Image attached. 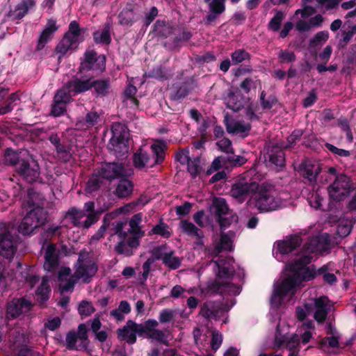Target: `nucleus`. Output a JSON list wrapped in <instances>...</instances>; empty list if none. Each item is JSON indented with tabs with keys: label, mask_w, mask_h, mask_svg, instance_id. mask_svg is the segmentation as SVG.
Segmentation results:
<instances>
[{
	"label": "nucleus",
	"mask_w": 356,
	"mask_h": 356,
	"mask_svg": "<svg viewBox=\"0 0 356 356\" xmlns=\"http://www.w3.org/2000/svg\"><path fill=\"white\" fill-rule=\"evenodd\" d=\"M353 188L350 178L344 175H340L335 178L334 183L328 187L327 190L330 198L340 201L350 193Z\"/></svg>",
	"instance_id": "nucleus-8"
},
{
	"label": "nucleus",
	"mask_w": 356,
	"mask_h": 356,
	"mask_svg": "<svg viewBox=\"0 0 356 356\" xmlns=\"http://www.w3.org/2000/svg\"><path fill=\"white\" fill-rule=\"evenodd\" d=\"M336 175V169L333 167H330L328 168L327 171H325L323 172V174L321 175L319 178V181L322 184H325L328 183L333 177H334Z\"/></svg>",
	"instance_id": "nucleus-64"
},
{
	"label": "nucleus",
	"mask_w": 356,
	"mask_h": 356,
	"mask_svg": "<svg viewBox=\"0 0 356 356\" xmlns=\"http://www.w3.org/2000/svg\"><path fill=\"white\" fill-rule=\"evenodd\" d=\"M324 22V17L317 14L311 17L309 20L300 19L296 24V28L298 31L305 32L309 31L314 28L319 27Z\"/></svg>",
	"instance_id": "nucleus-25"
},
{
	"label": "nucleus",
	"mask_w": 356,
	"mask_h": 356,
	"mask_svg": "<svg viewBox=\"0 0 356 356\" xmlns=\"http://www.w3.org/2000/svg\"><path fill=\"white\" fill-rule=\"evenodd\" d=\"M232 62L234 65H237L243 61L249 59L250 54L243 49H237L232 55Z\"/></svg>",
	"instance_id": "nucleus-55"
},
{
	"label": "nucleus",
	"mask_w": 356,
	"mask_h": 356,
	"mask_svg": "<svg viewBox=\"0 0 356 356\" xmlns=\"http://www.w3.org/2000/svg\"><path fill=\"white\" fill-rule=\"evenodd\" d=\"M111 24L106 23L102 30H99L93 33L94 40L97 43L109 44L111 42Z\"/></svg>",
	"instance_id": "nucleus-38"
},
{
	"label": "nucleus",
	"mask_w": 356,
	"mask_h": 356,
	"mask_svg": "<svg viewBox=\"0 0 356 356\" xmlns=\"http://www.w3.org/2000/svg\"><path fill=\"white\" fill-rule=\"evenodd\" d=\"M133 173L131 168H125L120 163H106L102 165L98 171L99 175L108 180H113L122 177L130 176Z\"/></svg>",
	"instance_id": "nucleus-11"
},
{
	"label": "nucleus",
	"mask_w": 356,
	"mask_h": 356,
	"mask_svg": "<svg viewBox=\"0 0 356 356\" xmlns=\"http://www.w3.org/2000/svg\"><path fill=\"white\" fill-rule=\"evenodd\" d=\"M95 312V309L92 304L88 301L83 300L79 307V313L81 316H88Z\"/></svg>",
	"instance_id": "nucleus-62"
},
{
	"label": "nucleus",
	"mask_w": 356,
	"mask_h": 356,
	"mask_svg": "<svg viewBox=\"0 0 356 356\" xmlns=\"http://www.w3.org/2000/svg\"><path fill=\"white\" fill-rule=\"evenodd\" d=\"M301 241L300 236H291L286 240L278 242L277 250L282 254H289L299 246Z\"/></svg>",
	"instance_id": "nucleus-28"
},
{
	"label": "nucleus",
	"mask_w": 356,
	"mask_h": 356,
	"mask_svg": "<svg viewBox=\"0 0 356 356\" xmlns=\"http://www.w3.org/2000/svg\"><path fill=\"white\" fill-rule=\"evenodd\" d=\"M48 282L49 280L46 277H44L36 292L37 300L41 303L44 302L49 298L50 289L48 285Z\"/></svg>",
	"instance_id": "nucleus-42"
},
{
	"label": "nucleus",
	"mask_w": 356,
	"mask_h": 356,
	"mask_svg": "<svg viewBox=\"0 0 356 356\" xmlns=\"http://www.w3.org/2000/svg\"><path fill=\"white\" fill-rule=\"evenodd\" d=\"M195 342L198 346H205L211 337V330L207 327L195 328L193 330Z\"/></svg>",
	"instance_id": "nucleus-36"
},
{
	"label": "nucleus",
	"mask_w": 356,
	"mask_h": 356,
	"mask_svg": "<svg viewBox=\"0 0 356 356\" xmlns=\"http://www.w3.org/2000/svg\"><path fill=\"white\" fill-rule=\"evenodd\" d=\"M92 88H95V92L98 95H106L108 92L110 88L109 81L105 80L95 81L93 79Z\"/></svg>",
	"instance_id": "nucleus-50"
},
{
	"label": "nucleus",
	"mask_w": 356,
	"mask_h": 356,
	"mask_svg": "<svg viewBox=\"0 0 356 356\" xmlns=\"http://www.w3.org/2000/svg\"><path fill=\"white\" fill-rule=\"evenodd\" d=\"M180 227L184 232L191 236H195L198 238L202 237V232L200 231L197 227L195 226L193 223L187 220H182L180 222Z\"/></svg>",
	"instance_id": "nucleus-44"
},
{
	"label": "nucleus",
	"mask_w": 356,
	"mask_h": 356,
	"mask_svg": "<svg viewBox=\"0 0 356 356\" xmlns=\"http://www.w3.org/2000/svg\"><path fill=\"white\" fill-rule=\"evenodd\" d=\"M16 249L17 243L9 227L3 222L0 223V254L5 258H10Z\"/></svg>",
	"instance_id": "nucleus-7"
},
{
	"label": "nucleus",
	"mask_w": 356,
	"mask_h": 356,
	"mask_svg": "<svg viewBox=\"0 0 356 356\" xmlns=\"http://www.w3.org/2000/svg\"><path fill=\"white\" fill-rule=\"evenodd\" d=\"M329 38V33L327 31L318 32L310 40V47H316L322 42H325Z\"/></svg>",
	"instance_id": "nucleus-53"
},
{
	"label": "nucleus",
	"mask_w": 356,
	"mask_h": 356,
	"mask_svg": "<svg viewBox=\"0 0 356 356\" xmlns=\"http://www.w3.org/2000/svg\"><path fill=\"white\" fill-rule=\"evenodd\" d=\"M70 213L72 216L74 225L83 228H88L97 220L95 213H86L83 211L72 209Z\"/></svg>",
	"instance_id": "nucleus-19"
},
{
	"label": "nucleus",
	"mask_w": 356,
	"mask_h": 356,
	"mask_svg": "<svg viewBox=\"0 0 356 356\" xmlns=\"http://www.w3.org/2000/svg\"><path fill=\"white\" fill-rule=\"evenodd\" d=\"M188 171L192 176L197 175L201 170L200 168V159L198 157H195L191 159L188 163Z\"/></svg>",
	"instance_id": "nucleus-59"
},
{
	"label": "nucleus",
	"mask_w": 356,
	"mask_h": 356,
	"mask_svg": "<svg viewBox=\"0 0 356 356\" xmlns=\"http://www.w3.org/2000/svg\"><path fill=\"white\" fill-rule=\"evenodd\" d=\"M19 99L18 95L15 93H12L6 100V105L0 108V115H4L10 112L13 110L12 104Z\"/></svg>",
	"instance_id": "nucleus-58"
},
{
	"label": "nucleus",
	"mask_w": 356,
	"mask_h": 356,
	"mask_svg": "<svg viewBox=\"0 0 356 356\" xmlns=\"http://www.w3.org/2000/svg\"><path fill=\"white\" fill-rule=\"evenodd\" d=\"M225 102L227 106L234 111H238L242 107V102L238 99V95H236L234 92L229 91L227 96L225 97Z\"/></svg>",
	"instance_id": "nucleus-43"
},
{
	"label": "nucleus",
	"mask_w": 356,
	"mask_h": 356,
	"mask_svg": "<svg viewBox=\"0 0 356 356\" xmlns=\"http://www.w3.org/2000/svg\"><path fill=\"white\" fill-rule=\"evenodd\" d=\"M209 289L216 293H232L234 294L238 293V288L231 283L227 282H221L220 280H216L210 286Z\"/></svg>",
	"instance_id": "nucleus-30"
},
{
	"label": "nucleus",
	"mask_w": 356,
	"mask_h": 356,
	"mask_svg": "<svg viewBox=\"0 0 356 356\" xmlns=\"http://www.w3.org/2000/svg\"><path fill=\"white\" fill-rule=\"evenodd\" d=\"M284 18V14L281 11H277L275 16L270 21L268 24L269 28L274 31H278L280 29L281 22Z\"/></svg>",
	"instance_id": "nucleus-57"
},
{
	"label": "nucleus",
	"mask_w": 356,
	"mask_h": 356,
	"mask_svg": "<svg viewBox=\"0 0 356 356\" xmlns=\"http://www.w3.org/2000/svg\"><path fill=\"white\" fill-rule=\"evenodd\" d=\"M256 183L238 182L234 184L230 191L231 195L239 203L245 201L248 195L254 191Z\"/></svg>",
	"instance_id": "nucleus-18"
},
{
	"label": "nucleus",
	"mask_w": 356,
	"mask_h": 356,
	"mask_svg": "<svg viewBox=\"0 0 356 356\" xmlns=\"http://www.w3.org/2000/svg\"><path fill=\"white\" fill-rule=\"evenodd\" d=\"M112 132L113 138L111 141L113 143L117 142L120 145H125L124 140L128 136L126 127L120 123L114 124L112 127Z\"/></svg>",
	"instance_id": "nucleus-34"
},
{
	"label": "nucleus",
	"mask_w": 356,
	"mask_h": 356,
	"mask_svg": "<svg viewBox=\"0 0 356 356\" xmlns=\"http://www.w3.org/2000/svg\"><path fill=\"white\" fill-rule=\"evenodd\" d=\"M92 78H74L67 83V88L73 92V95L83 92L92 88Z\"/></svg>",
	"instance_id": "nucleus-23"
},
{
	"label": "nucleus",
	"mask_w": 356,
	"mask_h": 356,
	"mask_svg": "<svg viewBox=\"0 0 356 356\" xmlns=\"http://www.w3.org/2000/svg\"><path fill=\"white\" fill-rule=\"evenodd\" d=\"M213 207L215 209V214L218 219L220 218V221L222 220L225 215H227L228 213L231 212L223 198H216L213 200Z\"/></svg>",
	"instance_id": "nucleus-41"
},
{
	"label": "nucleus",
	"mask_w": 356,
	"mask_h": 356,
	"mask_svg": "<svg viewBox=\"0 0 356 356\" xmlns=\"http://www.w3.org/2000/svg\"><path fill=\"white\" fill-rule=\"evenodd\" d=\"M281 198L277 196L275 187L269 184H256V188L248 200L250 207H254L261 212H268L282 206Z\"/></svg>",
	"instance_id": "nucleus-3"
},
{
	"label": "nucleus",
	"mask_w": 356,
	"mask_h": 356,
	"mask_svg": "<svg viewBox=\"0 0 356 356\" xmlns=\"http://www.w3.org/2000/svg\"><path fill=\"white\" fill-rule=\"evenodd\" d=\"M156 257L158 259L162 260L164 265L171 270L177 269L181 266V258L175 256L171 250L163 252L159 250Z\"/></svg>",
	"instance_id": "nucleus-24"
},
{
	"label": "nucleus",
	"mask_w": 356,
	"mask_h": 356,
	"mask_svg": "<svg viewBox=\"0 0 356 356\" xmlns=\"http://www.w3.org/2000/svg\"><path fill=\"white\" fill-rule=\"evenodd\" d=\"M220 218L218 219V222L221 229H226L232 222H236L238 220V217L235 214L229 212L227 215H225L222 221Z\"/></svg>",
	"instance_id": "nucleus-61"
},
{
	"label": "nucleus",
	"mask_w": 356,
	"mask_h": 356,
	"mask_svg": "<svg viewBox=\"0 0 356 356\" xmlns=\"http://www.w3.org/2000/svg\"><path fill=\"white\" fill-rule=\"evenodd\" d=\"M204 1L209 3V12L222 14L225 10V0H204Z\"/></svg>",
	"instance_id": "nucleus-48"
},
{
	"label": "nucleus",
	"mask_w": 356,
	"mask_h": 356,
	"mask_svg": "<svg viewBox=\"0 0 356 356\" xmlns=\"http://www.w3.org/2000/svg\"><path fill=\"white\" fill-rule=\"evenodd\" d=\"M134 163L138 168H143L146 166L152 167L155 165L148 154L141 149L134 154Z\"/></svg>",
	"instance_id": "nucleus-33"
},
{
	"label": "nucleus",
	"mask_w": 356,
	"mask_h": 356,
	"mask_svg": "<svg viewBox=\"0 0 356 356\" xmlns=\"http://www.w3.org/2000/svg\"><path fill=\"white\" fill-rule=\"evenodd\" d=\"M268 162L276 167H283L285 164V155L282 149L273 146L268 153Z\"/></svg>",
	"instance_id": "nucleus-31"
},
{
	"label": "nucleus",
	"mask_w": 356,
	"mask_h": 356,
	"mask_svg": "<svg viewBox=\"0 0 356 356\" xmlns=\"http://www.w3.org/2000/svg\"><path fill=\"white\" fill-rule=\"evenodd\" d=\"M165 147V143L161 140H156L151 145V149L155 156V159H152L154 164L160 163L164 160Z\"/></svg>",
	"instance_id": "nucleus-35"
},
{
	"label": "nucleus",
	"mask_w": 356,
	"mask_h": 356,
	"mask_svg": "<svg viewBox=\"0 0 356 356\" xmlns=\"http://www.w3.org/2000/svg\"><path fill=\"white\" fill-rule=\"evenodd\" d=\"M67 346L70 349L83 350L88 344V329L85 324H80L77 332H70L66 337Z\"/></svg>",
	"instance_id": "nucleus-13"
},
{
	"label": "nucleus",
	"mask_w": 356,
	"mask_h": 356,
	"mask_svg": "<svg viewBox=\"0 0 356 356\" xmlns=\"http://www.w3.org/2000/svg\"><path fill=\"white\" fill-rule=\"evenodd\" d=\"M277 56L281 63H292L296 60L295 54L288 49L280 50Z\"/></svg>",
	"instance_id": "nucleus-56"
},
{
	"label": "nucleus",
	"mask_w": 356,
	"mask_h": 356,
	"mask_svg": "<svg viewBox=\"0 0 356 356\" xmlns=\"http://www.w3.org/2000/svg\"><path fill=\"white\" fill-rule=\"evenodd\" d=\"M106 58L104 55L97 56L92 49H88L84 54L83 59L81 62L79 72L88 70H99L102 72L105 68Z\"/></svg>",
	"instance_id": "nucleus-12"
},
{
	"label": "nucleus",
	"mask_w": 356,
	"mask_h": 356,
	"mask_svg": "<svg viewBox=\"0 0 356 356\" xmlns=\"http://www.w3.org/2000/svg\"><path fill=\"white\" fill-rule=\"evenodd\" d=\"M233 235L230 236L227 234H222L220 241L218 245H216L213 250V254L216 256L222 250H229L231 251L232 250V238Z\"/></svg>",
	"instance_id": "nucleus-39"
},
{
	"label": "nucleus",
	"mask_w": 356,
	"mask_h": 356,
	"mask_svg": "<svg viewBox=\"0 0 356 356\" xmlns=\"http://www.w3.org/2000/svg\"><path fill=\"white\" fill-rule=\"evenodd\" d=\"M312 259V256L302 254L298 261L288 265L287 268L292 273V275L278 281L275 285L270 298L273 305H279L284 297L291 298L302 282L310 280L318 275L312 267L305 268L311 262Z\"/></svg>",
	"instance_id": "nucleus-1"
},
{
	"label": "nucleus",
	"mask_w": 356,
	"mask_h": 356,
	"mask_svg": "<svg viewBox=\"0 0 356 356\" xmlns=\"http://www.w3.org/2000/svg\"><path fill=\"white\" fill-rule=\"evenodd\" d=\"M35 5V0H22L19 3L14 10L11 11V15L15 19H21L23 18L29 10Z\"/></svg>",
	"instance_id": "nucleus-32"
},
{
	"label": "nucleus",
	"mask_w": 356,
	"mask_h": 356,
	"mask_svg": "<svg viewBox=\"0 0 356 356\" xmlns=\"http://www.w3.org/2000/svg\"><path fill=\"white\" fill-rule=\"evenodd\" d=\"M305 308L298 307L296 316L300 321L305 319L307 314L314 312V318L318 323H323L328 312L327 298L322 296L313 299L311 302L305 304Z\"/></svg>",
	"instance_id": "nucleus-4"
},
{
	"label": "nucleus",
	"mask_w": 356,
	"mask_h": 356,
	"mask_svg": "<svg viewBox=\"0 0 356 356\" xmlns=\"http://www.w3.org/2000/svg\"><path fill=\"white\" fill-rule=\"evenodd\" d=\"M15 171L29 183L35 181L40 174L38 163L31 157L26 159H21L15 168Z\"/></svg>",
	"instance_id": "nucleus-9"
},
{
	"label": "nucleus",
	"mask_w": 356,
	"mask_h": 356,
	"mask_svg": "<svg viewBox=\"0 0 356 356\" xmlns=\"http://www.w3.org/2000/svg\"><path fill=\"white\" fill-rule=\"evenodd\" d=\"M341 1V0H316V6L324 13L336 9Z\"/></svg>",
	"instance_id": "nucleus-49"
},
{
	"label": "nucleus",
	"mask_w": 356,
	"mask_h": 356,
	"mask_svg": "<svg viewBox=\"0 0 356 356\" xmlns=\"http://www.w3.org/2000/svg\"><path fill=\"white\" fill-rule=\"evenodd\" d=\"M141 222L142 213H139L134 215L128 222L129 228L127 231H125L127 236L140 241L145 236V231L142 229L140 226Z\"/></svg>",
	"instance_id": "nucleus-22"
},
{
	"label": "nucleus",
	"mask_w": 356,
	"mask_h": 356,
	"mask_svg": "<svg viewBox=\"0 0 356 356\" xmlns=\"http://www.w3.org/2000/svg\"><path fill=\"white\" fill-rule=\"evenodd\" d=\"M73 92L67 88V83L65 87L58 90L54 96V99L63 102L65 104H69L72 101Z\"/></svg>",
	"instance_id": "nucleus-47"
},
{
	"label": "nucleus",
	"mask_w": 356,
	"mask_h": 356,
	"mask_svg": "<svg viewBox=\"0 0 356 356\" xmlns=\"http://www.w3.org/2000/svg\"><path fill=\"white\" fill-rule=\"evenodd\" d=\"M97 270V264L90 256V253L85 250L80 251L74 275H71V270L69 268H64L59 272L58 280L60 293L72 291L78 280L86 283L89 282Z\"/></svg>",
	"instance_id": "nucleus-2"
},
{
	"label": "nucleus",
	"mask_w": 356,
	"mask_h": 356,
	"mask_svg": "<svg viewBox=\"0 0 356 356\" xmlns=\"http://www.w3.org/2000/svg\"><path fill=\"white\" fill-rule=\"evenodd\" d=\"M8 342L11 346L20 347L26 343L24 330L19 326L11 328L8 334Z\"/></svg>",
	"instance_id": "nucleus-27"
},
{
	"label": "nucleus",
	"mask_w": 356,
	"mask_h": 356,
	"mask_svg": "<svg viewBox=\"0 0 356 356\" xmlns=\"http://www.w3.org/2000/svg\"><path fill=\"white\" fill-rule=\"evenodd\" d=\"M216 267L218 268L217 276L220 278L229 277L232 274V269L230 265L225 259H219L214 262Z\"/></svg>",
	"instance_id": "nucleus-40"
},
{
	"label": "nucleus",
	"mask_w": 356,
	"mask_h": 356,
	"mask_svg": "<svg viewBox=\"0 0 356 356\" xmlns=\"http://www.w3.org/2000/svg\"><path fill=\"white\" fill-rule=\"evenodd\" d=\"M46 220V211L43 208H35L29 212L23 218L18 230L24 235L31 234L36 228L44 225Z\"/></svg>",
	"instance_id": "nucleus-5"
},
{
	"label": "nucleus",
	"mask_w": 356,
	"mask_h": 356,
	"mask_svg": "<svg viewBox=\"0 0 356 356\" xmlns=\"http://www.w3.org/2000/svg\"><path fill=\"white\" fill-rule=\"evenodd\" d=\"M66 36H69V38L75 39L81 42L83 39L81 37V31L79 29V26L76 21H72L69 26V31L65 35Z\"/></svg>",
	"instance_id": "nucleus-51"
},
{
	"label": "nucleus",
	"mask_w": 356,
	"mask_h": 356,
	"mask_svg": "<svg viewBox=\"0 0 356 356\" xmlns=\"http://www.w3.org/2000/svg\"><path fill=\"white\" fill-rule=\"evenodd\" d=\"M79 43L78 40L65 35L56 47V52L58 54V58H61L68 51L75 50Z\"/></svg>",
	"instance_id": "nucleus-26"
},
{
	"label": "nucleus",
	"mask_w": 356,
	"mask_h": 356,
	"mask_svg": "<svg viewBox=\"0 0 356 356\" xmlns=\"http://www.w3.org/2000/svg\"><path fill=\"white\" fill-rule=\"evenodd\" d=\"M151 234L160 235L164 238H169L171 235L168 226L163 222L154 226L151 230Z\"/></svg>",
	"instance_id": "nucleus-52"
},
{
	"label": "nucleus",
	"mask_w": 356,
	"mask_h": 356,
	"mask_svg": "<svg viewBox=\"0 0 356 356\" xmlns=\"http://www.w3.org/2000/svg\"><path fill=\"white\" fill-rule=\"evenodd\" d=\"M299 170L309 182H316L317 175L321 171V164L316 161L305 160L300 165Z\"/></svg>",
	"instance_id": "nucleus-17"
},
{
	"label": "nucleus",
	"mask_w": 356,
	"mask_h": 356,
	"mask_svg": "<svg viewBox=\"0 0 356 356\" xmlns=\"http://www.w3.org/2000/svg\"><path fill=\"white\" fill-rule=\"evenodd\" d=\"M24 154H22V152L17 153L13 150L7 149L5 154V160L6 163L15 165L16 168L21 159H27L24 157Z\"/></svg>",
	"instance_id": "nucleus-45"
},
{
	"label": "nucleus",
	"mask_w": 356,
	"mask_h": 356,
	"mask_svg": "<svg viewBox=\"0 0 356 356\" xmlns=\"http://www.w3.org/2000/svg\"><path fill=\"white\" fill-rule=\"evenodd\" d=\"M133 188L134 186L129 180L122 179L118 184L115 193L120 198L126 197L131 194Z\"/></svg>",
	"instance_id": "nucleus-37"
},
{
	"label": "nucleus",
	"mask_w": 356,
	"mask_h": 356,
	"mask_svg": "<svg viewBox=\"0 0 356 356\" xmlns=\"http://www.w3.org/2000/svg\"><path fill=\"white\" fill-rule=\"evenodd\" d=\"M118 18L120 24L130 26L134 22V12L131 8L123 9Z\"/></svg>",
	"instance_id": "nucleus-46"
},
{
	"label": "nucleus",
	"mask_w": 356,
	"mask_h": 356,
	"mask_svg": "<svg viewBox=\"0 0 356 356\" xmlns=\"http://www.w3.org/2000/svg\"><path fill=\"white\" fill-rule=\"evenodd\" d=\"M158 325V322L154 319H149L145 321L143 324V337L166 343L167 335L162 330L156 329Z\"/></svg>",
	"instance_id": "nucleus-15"
},
{
	"label": "nucleus",
	"mask_w": 356,
	"mask_h": 356,
	"mask_svg": "<svg viewBox=\"0 0 356 356\" xmlns=\"http://www.w3.org/2000/svg\"><path fill=\"white\" fill-rule=\"evenodd\" d=\"M143 324H138L128 320L126 325L117 330L118 337L121 341L133 344L136 341V335L143 337Z\"/></svg>",
	"instance_id": "nucleus-14"
},
{
	"label": "nucleus",
	"mask_w": 356,
	"mask_h": 356,
	"mask_svg": "<svg viewBox=\"0 0 356 356\" xmlns=\"http://www.w3.org/2000/svg\"><path fill=\"white\" fill-rule=\"evenodd\" d=\"M116 234L120 241L115 245V250L119 254L125 257H130L134 254L135 250L140 245V241L127 236V233L122 229V223L118 227Z\"/></svg>",
	"instance_id": "nucleus-6"
},
{
	"label": "nucleus",
	"mask_w": 356,
	"mask_h": 356,
	"mask_svg": "<svg viewBox=\"0 0 356 356\" xmlns=\"http://www.w3.org/2000/svg\"><path fill=\"white\" fill-rule=\"evenodd\" d=\"M44 268L47 271L53 270L58 264V255L56 253V245L49 244L47 245L44 254Z\"/></svg>",
	"instance_id": "nucleus-29"
},
{
	"label": "nucleus",
	"mask_w": 356,
	"mask_h": 356,
	"mask_svg": "<svg viewBox=\"0 0 356 356\" xmlns=\"http://www.w3.org/2000/svg\"><path fill=\"white\" fill-rule=\"evenodd\" d=\"M99 177H100L99 174H95L88 180L86 187V191L87 193H91L99 188L102 184V181L99 179Z\"/></svg>",
	"instance_id": "nucleus-54"
},
{
	"label": "nucleus",
	"mask_w": 356,
	"mask_h": 356,
	"mask_svg": "<svg viewBox=\"0 0 356 356\" xmlns=\"http://www.w3.org/2000/svg\"><path fill=\"white\" fill-rule=\"evenodd\" d=\"M226 129L228 133L246 137L250 130V124L243 121L225 118Z\"/></svg>",
	"instance_id": "nucleus-20"
},
{
	"label": "nucleus",
	"mask_w": 356,
	"mask_h": 356,
	"mask_svg": "<svg viewBox=\"0 0 356 356\" xmlns=\"http://www.w3.org/2000/svg\"><path fill=\"white\" fill-rule=\"evenodd\" d=\"M224 314V309L219 302L208 301L201 307L200 314L206 318L218 319Z\"/></svg>",
	"instance_id": "nucleus-21"
},
{
	"label": "nucleus",
	"mask_w": 356,
	"mask_h": 356,
	"mask_svg": "<svg viewBox=\"0 0 356 356\" xmlns=\"http://www.w3.org/2000/svg\"><path fill=\"white\" fill-rule=\"evenodd\" d=\"M66 106L67 104L54 99V104L51 111V114L55 117L63 115L66 111Z\"/></svg>",
	"instance_id": "nucleus-63"
},
{
	"label": "nucleus",
	"mask_w": 356,
	"mask_h": 356,
	"mask_svg": "<svg viewBox=\"0 0 356 356\" xmlns=\"http://www.w3.org/2000/svg\"><path fill=\"white\" fill-rule=\"evenodd\" d=\"M330 248V237L327 234H322L307 242L302 251V254H318L327 252Z\"/></svg>",
	"instance_id": "nucleus-10"
},
{
	"label": "nucleus",
	"mask_w": 356,
	"mask_h": 356,
	"mask_svg": "<svg viewBox=\"0 0 356 356\" xmlns=\"http://www.w3.org/2000/svg\"><path fill=\"white\" fill-rule=\"evenodd\" d=\"M31 307V302L24 298L13 299L8 303L6 317L17 318L19 315L28 312Z\"/></svg>",
	"instance_id": "nucleus-16"
},
{
	"label": "nucleus",
	"mask_w": 356,
	"mask_h": 356,
	"mask_svg": "<svg viewBox=\"0 0 356 356\" xmlns=\"http://www.w3.org/2000/svg\"><path fill=\"white\" fill-rule=\"evenodd\" d=\"M211 337L210 346L213 350H216L220 348L222 342V336L218 331L211 330Z\"/></svg>",
	"instance_id": "nucleus-60"
}]
</instances>
